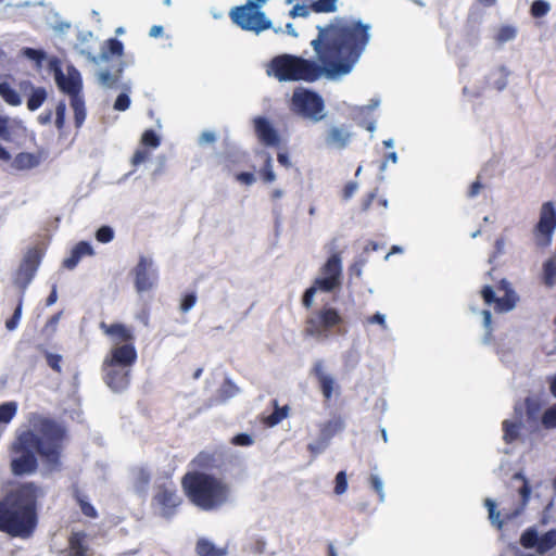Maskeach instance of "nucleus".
<instances>
[{
	"instance_id": "56",
	"label": "nucleus",
	"mask_w": 556,
	"mask_h": 556,
	"mask_svg": "<svg viewBox=\"0 0 556 556\" xmlns=\"http://www.w3.org/2000/svg\"><path fill=\"white\" fill-rule=\"evenodd\" d=\"M220 392L225 397H232L239 392V388L230 379H226L222 384Z\"/></svg>"
},
{
	"instance_id": "32",
	"label": "nucleus",
	"mask_w": 556,
	"mask_h": 556,
	"mask_svg": "<svg viewBox=\"0 0 556 556\" xmlns=\"http://www.w3.org/2000/svg\"><path fill=\"white\" fill-rule=\"evenodd\" d=\"M257 153L264 159V167L260 172L263 181L265 184H271L276 181L277 175L274 170V161L271 155L264 150H261Z\"/></svg>"
},
{
	"instance_id": "37",
	"label": "nucleus",
	"mask_w": 556,
	"mask_h": 556,
	"mask_svg": "<svg viewBox=\"0 0 556 556\" xmlns=\"http://www.w3.org/2000/svg\"><path fill=\"white\" fill-rule=\"evenodd\" d=\"M199 556H223L224 553L206 539H200L195 546Z\"/></svg>"
},
{
	"instance_id": "6",
	"label": "nucleus",
	"mask_w": 556,
	"mask_h": 556,
	"mask_svg": "<svg viewBox=\"0 0 556 556\" xmlns=\"http://www.w3.org/2000/svg\"><path fill=\"white\" fill-rule=\"evenodd\" d=\"M269 0H247L245 3L232 7L229 11L231 22L244 31L256 36L273 29L276 34L282 33L281 27H274L273 21L264 11Z\"/></svg>"
},
{
	"instance_id": "7",
	"label": "nucleus",
	"mask_w": 556,
	"mask_h": 556,
	"mask_svg": "<svg viewBox=\"0 0 556 556\" xmlns=\"http://www.w3.org/2000/svg\"><path fill=\"white\" fill-rule=\"evenodd\" d=\"M344 318L336 307L324 305L312 311L304 321L303 333L316 340H327L332 334H344Z\"/></svg>"
},
{
	"instance_id": "54",
	"label": "nucleus",
	"mask_w": 556,
	"mask_h": 556,
	"mask_svg": "<svg viewBox=\"0 0 556 556\" xmlns=\"http://www.w3.org/2000/svg\"><path fill=\"white\" fill-rule=\"evenodd\" d=\"M317 291H319V287L316 285V281L314 280L313 285L309 288H307L303 294L302 304L304 307H312L313 299Z\"/></svg>"
},
{
	"instance_id": "14",
	"label": "nucleus",
	"mask_w": 556,
	"mask_h": 556,
	"mask_svg": "<svg viewBox=\"0 0 556 556\" xmlns=\"http://www.w3.org/2000/svg\"><path fill=\"white\" fill-rule=\"evenodd\" d=\"M321 277L315 279L319 291L330 293L342 285V263L338 253L332 254L320 268Z\"/></svg>"
},
{
	"instance_id": "60",
	"label": "nucleus",
	"mask_w": 556,
	"mask_h": 556,
	"mask_svg": "<svg viewBox=\"0 0 556 556\" xmlns=\"http://www.w3.org/2000/svg\"><path fill=\"white\" fill-rule=\"evenodd\" d=\"M364 324L365 325L378 324L379 326H381L382 329L387 328L384 315L381 313H376L371 316H368L365 319Z\"/></svg>"
},
{
	"instance_id": "31",
	"label": "nucleus",
	"mask_w": 556,
	"mask_h": 556,
	"mask_svg": "<svg viewBox=\"0 0 556 556\" xmlns=\"http://www.w3.org/2000/svg\"><path fill=\"white\" fill-rule=\"evenodd\" d=\"M522 425L520 421H511L505 419L502 422L503 440L506 444H511L517 441L520 437V429Z\"/></svg>"
},
{
	"instance_id": "63",
	"label": "nucleus",
	"mask_w": 556,
	"mask_h": 556,
	"mask_svg": "<svg viewBox=\"0 0 556 556\" xmlns=\"http://www.w3.org/2000/svg\"><path fill=\"white\" fill-rule=\"evenodd\" d=\"M236 179L239 182H241L243 185H247V186H251V185H253L256 181L255 176L252 173H240V174H237L236 175Z\"/></svg>"
},
{
	"instance_id": "25",
	"label": "nucleus",
	"mask_w": 556,
	"mask_h": 556,
	"mask_svg": "<svg viewBox=\"0 0 556 556\" xmlns=\"http://www.w3.org/2000/svg\"><path fill=\"white\" fill-rule=\"evenodd\" d=\"M73 497L80 507L84 516L96 519L98 518V511L94 506L89 502L88 496L85 495L77 485L73 486Z\"/></svg>"
},
{
	"instance_id": "52",
	"label": "nucleus",
	"mask_w": 556,
	"mask_h": 556,
	"mask_svg": "<svg viewBox=\"0 0 556 556\" xmlns=\"http://www.w3.org/2000/svg\"><path fill=\"white\" fill-rule=\"evenodd\" d=\"M368 482L371 489L377 493L379 501H384L383 482L377 475H370Z\"/></svg>"
},
{
	"instance_id": "50",
	"label": "nucleus",
	"mask_w": 556,
	"mask_h": 556,
	"mask_svg": "<svg viewBox=\"0 0 556 556\" xmlns=\"http://www.w3.org/2000/svg\"><path fill=\"white\" fill-rule=\"evenodd\" d=\"M346 490H348L346 472L344 470H341L336 475L333 492L337 495H341V494L345 493Z\"/></svg>"
},
{
	"instance_id": "64",
	"label": "nucleus",
	"mask_w": 556,
	"mask_h": 556,
	"mask_svg": "<svg viewBox=\"0 0 556 556\" xmlns=\"http://www.w3.org/2000/svg\"><path fill=\"white\" fill-rule=\"evenodd\" d=\"M216 140V134L214 131L205 130L199 137V143L201 146L213 143Z\"/></svg>"
},
{
	"instance_id": "19",
	"label": "nucleus",
	"mask_w": 556,
	"mask_h": 556,
	"mask_svg": "<svg viewBox=\"0 0 556 556\" xmlns=\"http://www.w3.org/2000/svg\"><path fill=\"white\" fill-rule=\"evenodd\" d=\"M20 128L21 124L18 122L0 115V140L5 142L13 141L16 130ZM10 160L11 152L0 144V161L9 162Z\"/></svg>"
},
{
	"instance_id": "47",
	"label": "nucleus",
	"mask_w": 556,
	"mask_h": 556,
	"mask_svg": "<svg viewBox=\"0 0 556 556\" xmlns=\"http://www.w3.org/2000/svg\"><path fill=\"white\" fill-rule=\"evenodd\" d=\"M484 505L489 511V518L493 525H495L498 529L503 527V520L500 519V511L496 510V504L493 500L486 498L484 501Z\"/></svg>"
},
{
	"instance_id": "59",
	"label": "nucleus",
	"mask_w": 556,
	"mask_h": 556,
	"mask_svg": "<svg viewBox=\"0 0 556 556\" xmlns=\"http://www.w3.org/2000/svg\"><path fill=\"white\" fill-rule=\"evenodd\" d=\"M130 105V99L127 93H121L114 103V109L117 111H126Z\"/></svg>"
},
{
	"instance_id": "23",
	"label": "nucleus",
	"mask_w": 556,
	"mask_h": 556,
	"mask_svg": "<svg viewBox=\"0 0 556 556\" xmlns=\"http://www.w3.org/2000/svg\"><path fill=\"white\" fill-rule=\"evenodd\" d=\"M344 429V420L341 416H334L331 419L319 425V437L325 443H328L333 437Z\"/></svg>"
},
{
	"instance_id": "9",
	"label": "nucleus",
	"mask_w": 556,
	"mask_h": 556,
	"mask_svg": "<svg viewBox=\"0 0 556 556\" xmlns=\"http://www.w3.org/2000/svg\"><path fill=\"white\" fill-rule=\"evenodd\" d=\"M290 110L315 123L323 121L327 115L321 97L302 87L294 90Z\"/></svg>"
},
{
	"instance_id": "1",
	"label": "nucleus",
	"mask_w": 556,
	"mask_h": 556,
	"mask_svg": "<svg viewBox=\"0 0 556 556\" xmlns=\"http://www.w3.org/2000/svg\"><path fill=\"white\" fill-rule=\"evenodd\" d=\"M317 29L311 43L316 62L281 54L269 62L267 74L279 81H314L321 76L339 80L354 70L371 40V25L361 18L337 16Z\"/></svg>"
},
{
	"instance_id": "29",
	"label": "nucleus",
	"mask_w": 556,
	"mask_h": 556,
	"mask_svg": "<svg viewBox=\"0 0 556 556\" xmlns=\"http://www.w3.org/2000/svg\"><path fill=\"white\" fill-rule=\"evenodd\" d=\"M151 482V472L146 467H136L132 470V484L138 493H144Z\"/></svg>"
},
{
	"instance_id": "26",
	"label": "nucleus",
	"mask_w": 556,
	"mask_h": 556,
	"mask_svg": "<svg viewBox=\"0 0 556 556\" xmlns=\"http://www.w3.org/2000/svg\"><path fill=\"white\" fill-rule=\"evenodd\" d=\"M89 255H93L92 245H75L71 252V255L64 258L62 265L66 269H74L81 257Z\"/></svg>"
},
{
	"instance_id": "58",
	"label": "nucleus",
	"mask_w": 556,
	"mask_h": 556,
	"mask_svg": "<svg viewBox=\"0 0 556 556\" xmlns=\"http://www.w3.org/2000/svg\"><path fill=\"white\" fill-rule=\"evenodd\" d=\"M233 445L249 446L253 443V439L248 433H239L231 439Z\"/></svg>"
},
{
	"instance_id": "3",
	"label": "nucleus",
	"mask_w": 556,
	"mask_h": 556,
	"mask_svg": "<svg viewBox=\"0 0 556 556\" xmlns=\"http://www.w3.org/2000/svg\"><path fill=\"white\" fill-rule=\"evenodd\" d=\"M45 489L34 481L20 482L0 500V532L12 538H30L39 522Z\"/></svg>"
},
{
	"instance_id": "10",
	"label": "nucleus",
	"mask_w": 556,
	"mask_h": 556,
	"mask_svg": "<svg viewBox=\"0 0 556 556\" xmlns=\"http://www.w3.org/2000/svg\"><path fill=\"white\" fill-rule=\"evenodd\" d=\"M48 67L53 73L54 81L60 91L71 98L81 94L83 78L76 67L71 64L63 65L56 58L49 60Z\"/></svg>"
},
{
	"instance_id": "17",
	"label": "nucleus",
	"mask_w": 556,
	"mask_h": 556,
	"mask_svg": "<svg viewBox=\"0 0 556 556\" xmlns=\"http://www.w3.org/2000/svg\"><path fill=\"white\" fill-rule=\"evenodd\" d=\"M312 371L314 377L317 379L319 390L324 397V404L329 406L333 395L340 394V386L332 376L324 371L323 364L320 362L314 365Z\"/></svg>"
},
{
	"instance_id": "15",
	"label": "nucleus",
	"mask_w": 556,
	"mask_h": 556,
	"mask_svg": "<svg viewBox=\"0 0 556 556\" xmlns=\"http://www.w3.org/2000/svg\"><path fill=\"white\" fill-rule=\"evenodd\" d=\"M556 229V206L553 202H544L540 207L539 222L534 228L535 238L541 242H549Z\"/></svg>"
},
{
	"instance_id": "48",
	"label": "nucleus",
	"mask_w": 556,
	"mask_h": 556,
	"mask_svg": "<svg viewBox=\"0 0 556 556\" xmlns=\"http://www.w3.org/2000/svg\"><path fill=\"white\" fill-rule=\"evenodd\" d=\"M22 54L28 60L34 61L38 68L41 67L42 61L47 59V55L43 51L31 48H24L22 50Z\"/></svg>"
},
{
	"instance_id": "40",
	"label": "nucleus",
	"mask_w": 556,
	"mask_h": 556,
	"mask_svg": "<svg viewBox=\"0 0 556 556\" xmlns=\"http://www.w3.org/2000/svg\"><path fill=\"white\" fill-rule=\"evenodd\" d=\"M339 0H317L312 4V10L316 13H334L338 11Z\"/></svg>"
},
{
	"instance_id": "41",
	"label": "nucleus",
	"mask_w": 556,
	"mask_h": 556,
	"mask_svg": "<svg viewBox=\"0 0 556 556\" xmlns=\"http://www.w3.org/2000/svg\"><path fill=\"white\" fill-rule=\"evenodd\" d=\"M274 412L266 418V424L270 427L278 425L280 421L287 418L289 413V407L287 405L279 407L277 401H274Z\"/></svg>"
},
{
	"instance_id": "35",
	"label": "nucleus",
	"mask_w": 556,
	"mask_h": 556,
	"mask_svg": "<svg viewBox=\"0 0 556 556\" xmlns=\"http://www.w3.org/2000/svg\"><path fill=\"white\" fill-rule=\"evenodd\" d=\"M556 546V529H552L545 532L543 535L539 538V544L536 552L541 555L551 551Z\"/></svg>"
},
{
	"instance_id": "13",
	"label": "nucleus",
	"mask_w": 556,
	"mask_h": 556,
	"mask_svg": "<svg viewBox=\"0 0 556 556\" xmlns=\"http://www.w3.org/2000/svg\"><path fill=\"white\" fill-rule=\"evenodd\" d=\"M46 254L39 245L28 248L23 254L21 263L14 274V285L24 293L35 278L41 261Z\"/></svg>"
},
{
	"instance_id": "11",
	"label": "nucleus",
	"mask_w": 556,
	"mask_h": 556,
	"mask_svg": "<svg viewBox=\"0 0 556 556\" xmlns=\"http://www.w3.org/2000/svg\"><path fill=\"white\" fill-rule=\"evenodd\" d=\"M480 293L484 304L493 306L495 313L511 311L518 301L516 292L506 279H501L494 287H482Z\"/></svg>"
},
{
	"instance_id": "53",
	"label": "nucleus",
	"mask_w": 556,
	"mask_h": 556,
	"mask_svg": "<svg viewBox=\"0 0 556 556\" xmlns=\"http://www.w3.org/2000/svg\"><path fill=\"white\" fill-rule=\"evenodd\" d=\"M197 300H198V298H197L195 292L185 293L181 298L180 311L182 313H187L195 305Z\"/></svg>"
},
{
	"instance_id": "2",
	"label": "nucleus",
	"mask_w": 556,
	"mask_h": 556,
	"mask_svg": "<svg viewBox=\"0 0 556 556\" xmlns=\"http://www.w3.org/2000/svg\"><path fill=\"white\" fill-rule=\"evenodd\" d=\"M28 422L33 429L17 431L10 444V469L13 476L35 473L39 467L38 456L52 466L61 464L67 430L53 418L30 413Z\"/></svg>"
},
{
	"instance_id": "20",
	"label": "nucleus",
	"mask_w": 556,
	"mask_h": 556,
	"mask_svg": "<svg viewBox=\"0 0 556 556\" xmlns=\"http://www.w3.org/2000/svg\"><path fill=\"white\" fill-rule=\"evenodd\" d=\"M86 539L87 534L84 531L72 532L67 540V547L60 552V556H87L89 546Z\"/></svg>"
},
{
	"instance_id": "55",
	"label": "nucleus",
	"mask_w": 556,
	"mask_h": 556,
	"mask_svg": "<svg viewBox=\"0 0 556 556\" xmlns=\"http://www.w3.org/2000/svg\"><path fill=\"white\" fill-rule=\"evenodd\" d=\"M96 238L99 242H109L114 239V230L109 226H102L98 229Z\"/></svg>"
},
{
	"instance_id": "51",
	"label": "nucleus",
	"mask_w": 556,
	"mask_h": 556,
	"mask_svg": "<svg viewBox=\"0 0 556 556\" xmlns=\"http://www.w3.org/2000/svg\"><path fill=\"white\" fill-rule=\"evenodd\" d=\"M45 356H46L48 366L55 372L61 374L62 356L60 354L50 353L48 351L45 352Z\"/></svg>"
},
{
	"instance_id": "57",
	"label": "nucleus",
	"mask_w": 556,
	"mask_h": 556,
	"mask_svg": "<svg viewBox=\"0 0 556 556\" xmlns=\"http://www.w3.org/2000/svg\"><path fill=\"white\" fill-rule=\"evenodd\" d=\"M66 105L64 102H59L55 108V126L61 129L64 125V114H65Z\"/></svg>"
},
{
	"instance_id": "27",
	"label": "nucleus",
	"mask_w": 556,
	"mask_h": 556,
	"mask_svg": "<svg viewBox=\"0 0 556 556\" xmlns=\"http://www.w3.org/2000/svg\"><path fill=\"white\" fill-rule=\"evenodd\" d=\"M22 88L29 89L30 94L29 99L27 101V108L30 111H36L47 99V92L43 88L40 87H34L30 83L25 81L21 85Z\"/></svg>"
},
{
	"instance_id": "18",
	"label": "nucleus",
	"mask_w": 556,
	"mask_h": 556,
	"mask_svg": "<svg viewBox=\"0 0 556 556\" xmlns=\"http://www.w3.org/2000/svg\"><path fill=\"white\" fill-rule=\"evenodd\" d=\"M100 329L111 338L114 346L119 345H135V334L131 328L121 323H114L111 325L104 321L100 323Z\"/></svg>"
},
{
	"instance_id": "43",
	"label": "nucleus",
	"mask_w": 556,
	"mask_h": 556,
	"mask_svg": "<svg viewBox=\"0 0 556 556\" xmlns=\"http://www.w3.org/2000/svg\"><path fill=\"white\" fill-rule=\"evenodd\" d=\"M539 538L540 536H539L536 530L534 528H529L526 531H523V533L521 534L520 544L525 548H534L535 547V549H536L538 544H539Z\"/></svg>"
},
{
	"instance_id": "28",
	"label": "nucleus",
	"mask_w": 556,
	"mask_h": 556,
	"mask_svg": "<svg viewBox=\"0 0 556 556\" xmlns=\"http://www.w3.org/2000/svg\"><path fill=\"white\" fill-rule=\"evenodd\" d=\"M517 36L518 27L511 24H502L494 31V40L500 47L514 41Z\"/></svg>"
},
{
	"instance_id": "8",
	"label": "nucleus",
	"mask_w": 556,
	"mask_h": 556,
	"mask_svg": "<svg viewBox=\"0 0 556 556\" xmlns=\"http://www.w3.org/2000/svg\"><path fill=\"white\" fill-rule=\"evenodd\" d=\"M91 31H81L78 36L79 43L76 46L79 54L85 55L91 63L101 66L109 61L118 60L123 56V43L116 39H109L101 43L100 52L94 54L93 51L87 47V43L93 40Z\"/></svg>"
},
{
	"instance_id": "22",
	"label": "nucleus",
	"mask_w": 556,
	"mask_h": 556,
	"mask_svg": "<svg viewBox=\"0 0 556 556\" xmlns=\"http://www.w3.org/2000/svg\"><path fill=\"white\" fill-rule=\"evenodd\" d=\"M108 63L115 64V68L110 72L105 68H100L96 73L97 83L105 89L113 88L122 76L124 71V63L122 56L118 60L109 61Z\"/></svg>"
},
{
	"instance_id": "4",
	"label": "nucleus",
	"mask_w": 556,
	"mask_h": 556,
	"mask_svg": "<svg viewBox=\"0 0 556 556\" xmlns=\"http://www.w3.org/2000/svg\"><path fill=\"white\" fill-rule=\"evenodd\" d=\"M186 496L203 510H214L227 502L229 489L213 475L200 471L187 472L181 479Z\"/></svg>"
},
{
	"instance_id": "62",
	"label": "nucleus",
	"mask_w": 556,
	"mask_h": 556,
	"mask_svg": "<svg viewBox=\"0 0 556 556\" xmlns=\"http://www.w3.org/2000/svg\"><path fill=\"white\" fill-rule=\"evenodd\" d=\"M148 157H149V153H148V151L142 150V149H138V150L134 153V155H132V157H131V164H132V165H135V166H137V165H139V164H141V163L146 162V161L148 160Z\"/></svg>"
},
{
	"instance_id": "33",
	"label": "nucleus",
	"mask_w": 556,
	"mask_h": 556,
	"mask_svg": "<svg viewBox=\"0 0 556 556\" xmlns=\"http://www.w3.org/2000/svg\"><path fill=\"white\" fill-rule=\"evenodd\" d=\"M192 465L197 469L211 470L217 467V459L213 453L203 451L193 458Z\"/></svg>"
},
{
	"instance_id": "61",
	"label": "nucleus",
	"mask_w": 556,
	"mask_h": 556,
	"mask_svg": "<svg viewBox=\"0 0 556 556\" xmlns=\"http://www.w3.org/2000/svg\"><path fill=\"white\" fill-rule=\"evenodd\" d=\"M309 15V9L304 4H295L291 11L290 16L292 17H307Z\"/></svg>"
},
{
	"instance_id": "49",
	"label": "nucleus",
	"mask_w": 556,
	"mask_h": 556,
	"mask_svg": "<svg viewBox=\"0 0 556 556\" xmlns=\"http://www.w3.org/2000/svg\"><path fill=\"white\" fill-rule=\"evenodd\" d=\"M141 143L146 147L156 149L161 143V138L151 129H147L140 139Z\"/></svg>"
},
{
	"instance_id": "5",
	"label": "nucleus",
	"mask_w": 556,
	"mask_h": 556,
	"mask_svg": "<svg viewBox=\"0 0 556 556\" xmlns=\"http://www.w3.org/2000/svg\"><path fill=\"white\" fill-rule=\"evenodd\" d=\"M138 359L135 345L113 346L102 363L103 380L113 392H123L130 384L131 368Z\"/></svg>"
},
{
	"instance_id": "46",
	"label": "nucleus",
	"mask_w": 556,
	"mask_h": 556,
	"mask_svg": "<svg viewBox=\"0 0 556 556\" xmlns=\"http://www.w3.org/2000/svg\"><path fill=\"white\" fill-rule=\"evenodd\" d=\"M552 5L546 0H535L531 5V14L534 17H543L551 11Z\"/></svg>"
},
{
	"instance_id": "42",
	"label": "nucleus",
	"mask_w": 556,
	"mask_h": 556,
	"mask_svg": "<svg viewBox=\"0 0 556 556\" xmlns=\"http://www.w3.org/2000/svg\"><path fill=\"white\" fill-rule=\"evenodd\" d=\"M71 104L74 111L76 125L79 127L84 123L86 117V111L81 94L73 97Z\"/></svg>"
},
{
	"instance_id": "24",
	"label": "nucleus",
	"mask_w": 556,
	"mask_h": 556,
	"mask_svg": "<svg viewBox=\"0 0 556 556\" xmlns=\"http://www.w3.org/2000/svg\"><path fill=\"white\" fill-rule=\"evenodd\" d=\"M351 138L352 134L348 129L332 126L327 136V143L337 149H343L348 146Z\"/></svg>"
},
{
	"instance_id": "39",
	"label": "nucleus",
	"mask_w": 556,
	"mask_h": 556,
	"mask_svg": "<svg viewBox=\"0 0 556 556\" xmlns=\"http://www.w3.org/2000/svg\"><path fill=\"white\" fill-rule=\"evenodd\" d=\"M17 412V404L16 402H5L0 404V424H9Z\"/></svg>"
},
{
	"instance_id": "44",
	"label": "nucleus",
	"mask_w": 556,
	"mask_h": 556,
	"mask_svg": "<svg viewBox=\"0 0 556 556\" xmlns=\"http://www.w3.org/2000/svg\"><path fill=\"white\" fill-rule=\"evenodd\" d=\"M23 300H24V293L21 292L13 315L11 316V318H9L5 321V328L9 331L15 330L16 327L18 326V323H20L21 316H22Z\"/></svg>"
},
{
	"instance_id": "30",
	"label": "nucleus",
	"mask_w": 556,
	"mask_h": 556,
	"mask_svg": "<svg viewBox=\"0 0 556 556\" xmlns=\"http://www.w3.org/2000/svg\"><path fill=\"white\" fill-rule=\"evenodd\" d=\"M527 420L529 422H535L541 414L543 402L535 396H527L523 401Z\"/></svg>"
},
{
	"instance_id": "36",
	"label": "nucleus",
	"mask_w": 556,
	"mask_h": 556,
	"mask_svg": "<svg viewBox=\"0 0 556 556\" xmlns=\"http://www.w3.org/2000/svg\"><path fill=\"white\" fill-rule=\"evenodd\" d=\"M37 165V156L27 152L18 153L13 160V166L17 169H29Z\"/></svg>"
},
{
	"instance_id": "21",
	"label": "nucleus",
	"mask_w": 556,
	"mask_h": 556,
	"mask_svg": "<svg viewBox=\"0 0 556 556\" xmlns=\"http://www.w3.org/2000/svg\"><path fill=\"white\" fill-rule=\"evenodd\" d=\"M254 128L256 136L261 142L266 146H277L279 136L271 123L265 117L254 118Z\"/></svg>"
},
{
	"instance_id": "38",
	"label": "nucleus",
	"mask_w": 556,
	"mask_h": 556,
	"mask_svg": "<svg viewBox=\"0 0 556 556\" xmlns=\"http://www.w3.org/2000/svg\"><path fill=\"white\" fill-rule=\"evenodd\" d=\"M0 96L10 105L17 106L22 103L21 97L8 83L0 84Z\"/></svg>"
},
{
	"instance_id": "45",
	"label": "nucleus",
	"mask_w": 556,
	"mask_h": 556,
	"mask_svg": "<svg viewBox=\"0 0 556 556\" xmlns=\"http://www.w3.org/2000/svg\"><path fill=\"white\" fill-rule=\"evenodd\" d=\"M541 425L544 429H556V404H553L541 415Z\"/></svg>"
},
{
	"instance_id": "16",
	"label": "nucleus",
	"mask_w": 556,
	"mask_h": 556,
	"mask_svg": "<svg viewBox=\"0 0 556 556\" xmlns=\"http://www.w3.org/2000/svg\"><path fill=\"white\" fill-rule=\"evenodd\" d=\"M132 273L135 276V289L138 293L152 290L157 281V273L153 268V262L146 256H140Z\"/></svg>"
},
{
	"instance_id": "12",
	"label": "nucleus",
	"mask_w": 556,
	"mask_h": 556,
	"mask_svg": "<svg viewBox=\"0 0 556 556\" xmlns=\"http://www.w3.org/2000/svg\"><path fill=\"white\" fill-rule=\"evenodd\" d=\"M181 503L182 498L172 479L166 478L155 484L152 507L159 509V514L163 518L169 519L175 516Z\"/></svg>"
},
{
	"instance_id": "34",
	"label": "nucleus",
	"mask_w": 556,
	"mask_h": 556,
	"mask_svg": "<svg viewBox=\"0 0 556 556\" xmlns=\"http://www.w3.org/2000/svg\"><path fill=\"white\" fill-rule=\"evenodd\" d=\"M514 480H520L522 482V485L519 488L518 492L521 497V504L519 510L516 511V515L519 514L521 510L525 509V507L528 505L531 496V486L529 484L528 479L523 476L521 472H516L513 476Z\"/></svg>"
}]
</instances>
